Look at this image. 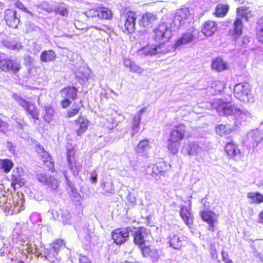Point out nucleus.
Masks as SVG:
<instances>
[{
  "instance_id": "40",
  "label": "nucleus",
  "mask_w": 263,
  "mask_h": 263,
  "mask_svg": "<svg viewBox=\"0 0 263 263\" xmlns=\"http://www.w3.org/2000/svg\"><path fill=\"white\" fill-rule=\"evenodd\" d=\"M99 17L102 19L109 20L112 17L111 11L106 8H100Z\"/></svg>"
},
{
  "instance_id": "55",
  "label": "nucleus",
  "mask_w": 263,
  "mask_h": 263,
  "mask_svg": "<svg viewBox=\"0 0 263 263\" xmlns=\"http://www.w3.org/2000/svg\"><path fill=\"white\" fill-rule=\"evenodd\" d=\"M79 107H76L75 108L70 109L67 112L68 117L69 118L74 117L79 113Z\"/></svg>"
},
{
  "instance_id": "12",
  "label": "nucleus",
  "mask_w": 263,
  "mask_h": 263,
  "mask_svg": "<svg viewBox=\"0 0 263 263\" xmlns=\"http://www.w3.org/2000/svg\"><path fill=\"white\" fill-rule=\"evenodd\" d=\"M185 126L183 124H180L174 126L170 133V140L172 142L181 141L184 137Z\"/></svg>"
},
{
  "instance_id": "33",
  "label": "nucleus",
  "mask_w": 263,
  "mask_h": 263,
  "mask_svg": "<svg viewBox=\"0 0 263 263\" xmlns=\"http://www.w3.org/2000/svg\"><path fill=\"white\" fill-rule=\"evenodd\" d=\"M170 246L175 249H179L182 246V241L177 235L170 236Z\"/></svg>"
},
{
  "instance_id": "63",
  "label": "nucleus",
  "mask_w": 263,
  "mask_h": 263,
  "mask_svg": "<svg viewBox=\"0 0 263 263\" xmlns=\"http://www.w3.org/2000/svg\"><path fill=\"white\" fill-rule=\"evenodd\" d=\"M253 253L254 256L257 257L260 261L263 262V255L260 252L254 250Z\"/></svg>"
},
{
  "instance_id": "51",
  "label": "nucleus",
  "mask_w": 263,
  "mask_h": 263,
  "mask_svg": "<svg viewBox=\"0 0 263 263\" xmlns=\"http://www.w3.org/2000/svg\"><path fill=\"white\" fill-rule=\"evenodd\" d=\"M100 13V8L97 9H92L86 12V14L88 17H99Z\"/></svg>"
},
{
  "instance_id": "13",
  "label": "nucleus",
  "mask_w": 263,
  "mask_h": 263,
  "mask_svg": "<svg viewBox=\"0 0 263 263\" xmlns=\"http://www.w3.org/2000/svg\"><path fill=\"white\" fill-rule=\"evenodd\" d=\"M5 20L7 24L12 28H16L20 23V18L14 10L7 9L5 12Z\"/></svg>"
},
{
  "instance_id": "26",
  "label": "nucleus",
  "mask_w": 263,
  "mask_h": 263,
  "mask_svg": "<svg viewBox=\"0 0 263 263\" xmlns=\"http://www.w3.org/2000/svg\"><path fill=\"white\" fill-rule=\"evenodd\" d=\"M12 250L13 248L11 246L6 245L4 242V239L0 237V256H6L13 260L14 258L10 256Z\"/></svg>"
},
{
  "instance_id": "2",
  "label": "nucleus",
  "mask_w": 263,
  "mask_h": 263,
  "mask_svg": "<svg viewBox=\"0 0 263 263\" xmlns=\"http://www.w3.org/2000/svg\"><path fill=\"white\" fill-rule=\"evenodd\" d=\"M24 201L22 194L9 196H3L0 197V206L7 214H16L24 210Z\"/></svg>"
},
{
  "instance_id": "23",
  "label": "nucleus",
  "mask_w": 263,
  "mask_h": 263,
  "mask_svg": "<svg viewBox=\"0 0 263 263\" xmlns=\"http://www.w3.org/2000/svg\"><path fill=\"white\" fill-rule=\"evenodd\" d=\"M78 90L74 87H67L63 88L60 92L63 98L74 100L77 95Z\"/></svg>"
},
{
  "instance_id": "38",
  "label": "nucleus",
  "mask_w": 263,
  "mask_h": 263,
  "mask_svg": "<svg viewBox=\"0 0 263 263\" xmlns=\"http://www.w3.org/2000/svg\"><path fill=\"white\" fill-rule=\"evenodd\" d=\"M256 27V35L258 40L263 43V17L257 22Z\"/></svg>"
},
{
  "instance_id": "10",
  "label": "nucleus",
  "mask_w": 263,
  "mask_h": 263,
  "mask_svg": "<svg viewBox=\"0 0 263 263\" xmlns=\"http://www.w3.org/2000/svg\"><path fill=\"white\" fill-rule=\"evenodd\" d=\"M130 232L132 231L129 227L117 229L112 232L111 237L117 245H122L128 239Z\"/></svg>"
},
{
  "instance_id": "6",
  "label": "nucleus",
  "mask_w": 263,
  "mask_h": 263,
  "mask_svg": "<svg viewBox=\"0 0 263 263\" xmlns=\"http://www.w3.org/2000/svg\"><path fill=\"white\" fill-rule=\"evenodd\" d=\"M65 245L62 239H57L52 243L50 244L48 248L44 249V254L45 257L50 262H54L59 260V252L64 249Z\"/></svg>"
},
{
  "instance_id": "5",
  "label": "nucleus",
  "mask_w": 263,
  "mask_h": 263,
  "mask_svg": "<svg viewBox=\"0 0 263 263\" xmlns=\"http://www.w3.org/2000/svg\"><path fill=\"white\" fill-rule=\"evenodd\" d=\"M249 117H250V114L247 110L236 106H231V122H233L231 130H236L239 128L242 123Z\"/></svg>"
},
{
  "instance_id": "53",
  "label": "nucleus",
  "mask_w": 263,
  "mask_h": 263,
  "mask_svg": "<svg viewBox=\"0 0 263 263\" xmlns=\"http://www.w3.org/2000/svg\"><path fill=\"white\" fill-rule=\"evenodd\" d=\"M9 126L8 124L0 119V132L6 133L9 130Z\"/></svg>"
},
{
  "instance_id": "50",
  "label": "nucleus",
  "mask_w": 263,
  "mask_h": 263,
  "mask_svg": "<svg viewBox=\"0 0 263 263\" xmlns=\"http://www.w3.org/2000/svg\"><path fill=\"white\" fill-rule=\"evenodd\" d=\"M152 173L156 175L164 176L165 172L161 170V167L159 165H154L152 168Z\"/></svg>"
},
{
  "instance_id": "45",
  "label": "nucleus",
  "mask_w": 263,
  "mask_h": 263,
  "mask_svg": "<svg viewBox=\"0 0 263 263\" xmlns=\"http://www.w3.org/2000/svg\"><path fill=\"white\" fill-rule=\"evenodd\" d=\"M45 119L46 121L49 122L54 114V110L52 107L48 106L45 107Z\"/></svg>"
},
{
  "instance_id": "36",
  "label": "nucleus",
  "mask_w": 263,
  "mask_h": 263,
  "mask_svg": "<svg viewBox=\"0 0 263 263\" xmlns=\"http://www.w3.org/2000/svg\"><path fill=\"white\" fill-rule=\"evenodd\" d=\"M13 162L8 159H0V170H3L5 173H8L12 168Z\"/></svg>"
},
{
  "instance_id": "52",
  "label": "nucleus",
  "mask_w": 263,
  "mask_h": 263,
  "mask_svg": "<svg viewBox=\"0 0 263 263\" xmlns=\"http://www.w3.org/2000/svg\"><path fill=\"white\" fill-rule=\"evenodd\" d=\"M130 71L133 72L137 73H142L144 71V69L139 65H137L135 62L132 65Z\"/></svg>"
},
{
  "instance_id": "20",
  "label": "nucleus",
  "mask_w": 263,
  "mask_h": 263,
  "mask_svg": "<svg viewBox=\"0 0 263 263\" xmlns=\"http://www.w3.org/2000/svg\"><path fill=\"white\" fill-rule=\"evenodd\" d=\"M217 25L213 21H208L202 26L201 32L206 36L212 35L217 30Z\"/></svg>"
},
{
  "instance_id": "21",
  "label": "nucleus",
  "mask_w": 263,
  "mask_h": 263,
  "mask_svg": "<svg viewBox=\"0 0 263 263\" xmlns=\"http://www.w3.org/2000/svg\"><path fill=\"white\" fill-rule=\"evenodd\" d=\"M136 15L134 13L130 12L127 13L124 24L125 29L128 32H132L135 29Z\"/></svg>"
},
{
  "instance_id": "64",
  "label": "nucleus",
  "mask_w": 263,
  "mask_h": 263,
  "mask_svg": "<svg viewBox=\"0 0 263 263\" xmlns=\"http://www.w3.org/2000/svg\"><path fill=\"white\" fill-rule=\"evenodd\" d=\"M92 236V234L89 233L85 235L84 237V240L86 243H89L91 241Z\"/></svg>"
},
{
  "instance_id": "15",
  "label": "nucleus",
  "mask_w": 263,
  "mask_h": 263,
  "mask_svg": "<svg viewBox=\"0 0 263 263\" xmlns=\"http://www.w3.org/2000/svg\"><path fill=\"white\" fill-rule=\"evenodd\" d=\"M200 215L203 220L209 224V230L214 231V223L216 221V215L211 211H202L200 212Z\"/></svg>"
},
{
  "instance_id": "62",
  "label": "nucleus",
  "mask_w": 263,
  "mask_h": 263,
  "mask_svg": "<svg viewBox=\"0 0 263 263\" xmlns=\"http://www.w3.org/2000/svg\"><path fill=\"white\" fill-rule=\"evenodd\" d=\"M70 104L71 101L68 98H64V100L61 102V104L63 108L67 107Z\"/></svg>"
},
{
  "instance_id": "34",
  "label": "nucleus",
  "mask_w": 263,
  "mask_h": 263,
  "mask_svg": "<svg viewBox=\"0 0 263 263\" xmlns=\"http://www.w3.org/2000/svg\"><path fill=\"white\" fill-rule=\"evenodd\" d=\"M231 159H233L234 160H240L243 157V155L240 152L239 149L237 146L235 144L233 143L231 141Z\"/></svg>"
},
{
  "instance_id": "8",
  "label": "nucleus",
  "mask_w": 263,
  "mask_h": 263,
  "mask_svg": "<svg viewBox=\"0 0 263 263\" xmlns=\"http://www.w3.org/2000/svg\"><path fill=\"white\" fill-rule=\"evenodd\" d=\"M12 98L20 106L24 108L28 115H30L35 120L39 119V112L34 104L29 103L17 94H13Z\"/></svg>"
},
{
  "instance_id": "46",
  "label": "nucleus",
  "mask_w": 263,
  "mask_h": 263,
  "mask_svg": "<svg viewBox=\"0 0 263 263\" xmlns=\"http://www.w3.org/2000/svg\"><path fill=\"white\" fill-rule=\"evenodd\" d=\"M10 60H7L0 56V70L5 72H8L9 62Z\"/></svg>"
},
{
  "instance_id": "7",
  "label": "nucleus",
  "mask_w": 263,
  "mask_h": 263,
  "mask_svg": "<svg viewBox=\"0 0 263 263\" xmlns=\"http://www.w3.org/2000/svg\"><path fill=\"white\" fill-rule=\"evenodd\" d=\"M199 31L195 28H192L188 31L183 33L180 38H179L176 43L174 44L175 48L181 47L184 45L191 43L198 38Z\"/></svg>"
},
{
  "instance_id": "54",
  "label": "nucleus",
  "mask_w": 263,
  "mask_h": 263,
  "mask_svg": "<svg viewBox=\"0 0 263 263\" xmlns=\"http://www.w3.org/2000/svg\"><path fill=\"white\" fill-rule=\"evenodd\" d=\"M36 178L39 182L46 184L49 177L44 174L40 173L36 175Z\"/></svg>"
},
{
  "instance_id": "25",
  "label": "nucleus",
  "mask_w": 263,
  "mask_h": 263,
  "mask_svg": "<svg viewBox=\"0 0 263 263\" xmlns=\"http://www.w3.org/2000/svg\"><path fill=\"white\" fill-rule=\"evenodd\" d=\"M180 215L187 226H190L192 224L193 215L186 207L181 206L180 211Z\"/></svg>"
},
{
  "instance_id": "42",
  "label": "nucleus",
  "mask_w": 263,
  "mask_h": 263,
  "mask_svg": "<svg viewBox=\"0 0 263 263\" xmlns=\"http://www.w3.org/2000/svg\"><path fill=\"white\" fill-rule=\"evenodd\" d=\"M180 142L177 141L176 142H172L169 139L167 145L168 150L173 154H176L180 147Z\"/></svg>"
},
{
  "instance_id": "9",
  "label": "nucleus",
  "mask_w": 263,
  "mask_h": 263,
  "mask_svg": "<svg viewBox=\"0 0 263 263\" xmlns=\"http://www.w3.org/2000/svg\"><path fill=\"white\" fill-rule=\"evenodd\" d=\"M149 234V230L143 227L135 229L134 231L133 232L134 242L139 247L140 250L146 246V239Z\"/></svg>"
},
{
  "instance_id": "44",
  "label": "nucleus",
  "mask_w": 263,
  "mask_h": 263,
  "mask_svg": "<svg viewBox=\"0 0 263 263\" xmlns=\"http://www.w3.org/2000/svg\"><path fill=\"white\" fill-rule=\"evenodd\" d=\"M86 69H82L79 70L76 73V76L78 79H79L83 81H87L89 78V74L86 72Z\"/></svg>"
},
{
  "instance_id": "28",
  "label": "nucleus",
  "mask_w": 263,
  "mask_h": 263,
  "mask_svg": "<svg viewBox=\"0 0 263 263\" xmlns=\"http://www.w3.org/2000/svg\"><path fill=\"white\" fill-rule=\"evenodd\" d=\"M151 148L149 142L147 139L140 141L135 147V151L138 154H144Z\"/></svg>"
},
{
  "instance_id": "48",
  "label": "nucleus",
  "mask_w": 263,
  "mask_h": 263,
  "mask_svg": "<svg viewBox=\"0 0 263 263\" xmlns=\"http://www.w3.org/2000/svg\"><path fill=\"white\" fill-rule=\"evenodd\" d=\"M36 151H37V152L39 153H42L41 154V155L42 157L43 161L44 162H46V161L48 162V161H49L50 160V158L49 154L47 153V152H46L44 150L43 147L39 146Z\"/></svg>"
},
{
  "instance_id": "60",
  "label": "nucleus",
  "mask_w": 263,
  "mask_h": 263,
  "mask_svg": "<svg viewBox=\"0 0 263 263\" xmlns=\"http://www.w3.org/2000/svg\"><path fill=\"white\" fill-rule=\"evenodd\" d=\"M79 259L80 263H91L90 261L89 260L88 258L82 255L81 254H79Z\"/></svg>"
},
{
  "instance_id": "18",
  "label": "nucleus",
  "mask_w": 263,
  "mask_h": 263,
  "mask_svg": "<svg viewBox=\"0 0 263 263\" xmlns=\"http://www.w3.org/2000/svg\"><path fill=\"white\" fill-rule=\"evenodd\" d=\"M214 108L220 115H229L230 108L229 104L224 103L222 100H217L213 103Z\"/></svg>"
},
{
  "instance_id": "22",
  "label": "nucleus",
  "mask_w": 263,
  "mask_h": 263,
  "mask_svg": "<svg viewBox=\"0 0 263 263\" xmlns=\"http://www.w3.org/2000/svg\"><path fill=\"white\" fill-rule=\"evenodd\" d=\"M211 68L213 70L220 72L228 68L226 63L221 58L218 57L213 60L211 63Z\"/></svg>"
},
{
  "instance_id": "35",
  "label": "nucleus",
  "mask_w": 263,
  "mask_h": 263,
  "mask_svg": "<svg viewBox=\"0 0 263 263\" xmlns=\"http://www.w3.org/2000/svg\"><path fill=\"white\" fill-rule=\"evenodd\" d=\"M8 67V72H11L13 73L16 74L21 69V63L20 61L10 60Z\"/></svg>"
},
{
  "instance_id": "3",
  "label": "nucleus",
  "mask_w": 263,
  "mask_h": 263,
  "mask_svg": "<svg viewBox=\"0 0 263 263\" xmlns=\"http://www.w3.org/2000/svg\"><path fill=\"white\" fill-rule=\"evenodd\" d=\"M251 17V11L249 8L242 6L237 8L236 17L233 24V32H231V35L234 39L240 36L242 33V19L244 18L247 22L249 18Z\"/></svg>"
},
{
  "instance_id": "30",
  "label": "nucleus",
  "mask_w": 263,
  "mask_h": 263,
  "mask_svg": "<svg viewBox=\"0 0 263 263\" xmlns=\"http://www.w3.org/2000/svg\"><path fill=\"white\" fill-rule=\"evenodd\" d=\"M56 58L55 53L51 50L43 51L40 55V60L44 62H48Z\"/></svg>"
},
{
  "instance_id": "27",
  "label": "nucleus",
  "mask_w": 263,
  "mask_h": 263,
  "mask_svg": "<svg viewBox=\"0 0 263 263\" xmlns=\"http://www.w3.org/2000/svg\"><path fill=\"white\" fill-rule=\"evenodd\" d=\"M72 155L73 152L71 151L68 150L67 154V161L68 163L69 168L73 175H77L80 170V167L79 165H78L76 163L72 161L71 157Z\"/></svg>"
},
{
  "instance_id": "1",
  "label": "nucleus",
  "mask_w": 263,
  "mask_h": 263,
  "mask_svg": "<svg viewBox=\"0 0 263 263\" xmlns=\"http://www.w3.org/2000/svg\"><path fill=\"white\" fill-rule=\"evenodd\" d=\"M190 16L189 10L187 8H182L176 13L169 28L164 23H161L154 31V39L156 41H161L159 45H148L137 51L140 57L153 56L159 54H165L169 52L173 47L166 45L165 42L172 36V31L178 29L185 23V20Z\"/></svg>"
},
{
  "instance_id": "37",
  "label": "nucleus",
  "mask_w": 263,
  "mask_h": 263,
  "mask_svg": "<svg viewBox=\"0 0 263 263\" xmlns=\"http://www.w3.org/2000/svg\"><path fill=\"white\" fill-rule=\"evenodd\" d=\"M228 10V5L219 4L216 8L215 14L218 17H223L227 13Z\"/></svg>"
},
{
  "instance_id": "57",
  "label": "nucleus",
  "mask_w": 263,
  "mask_h": 263,
  "mask_svg": "<svg viewBox=\"0 0 263 263\" xmlns=\"http://www.w3.org/2000/svg\"><path fill=\"white\" fill-rule=\"evenodd\" d=\"M38 8L42 10H44L50 13L53 11L52 8L49 7L46 3H43L38 6Z\"/></svg>"
},
{
  "instance_id": "14",
  "label": "nucleus",
  "mask_w": 263,
  "mask_h": 263,
  "mask_svg": "<svg viewBox=\"0 0 263 263\" xmlns=\"http://www.w3.org/2000/svg\"><path fill=\"white\" fill-rule=\"evenodd\" d=\"M143 256L145 257H149L153 262L157 261L160 258V255L158 250L151 248L149 246H145L140 250Z\"/></svg>"
},
{
  "instance_id": "19",
  "label": "nucleus",
  "mask_w": 263,
  "mask_h": 263,
  "mask_svg": "<svg viewBox=\"0 0 263 263\" xmlns=\"http://www.w3.org/2000/svg\"><path fill=\"white\" fill-rule=\"evenodd\" d=\"M146 108L144 107L141 109L135 115L132 120V130L131 132V135L134 136L137 134L139 130V125L141 122V116L145 112Z\"/></svg>"
},
{
  "instance_id": "43",
  "label": "nucleus",
  "mask_w": 263,
  "mask_h": 263,
  "mask_svg": "<svg viewBox=\"0 0 263 263\" xmlns=\"http://www.w3.org/2000/svg\"><path fill=\"white\" fill-rule=\"evenodd\" d=\"M21 176L18 174V172L13 171V174L12 175V182L11 184L14 188L16 187V185H18L20 186V184L21 181Z\"/></svg>"
},
{
  "instance_id": "39",
  "label": "nucleus",
  "mask_w": 263,
  "mask_h": 263,
  "mask_svg": "<svg viewBox=\"0 0 263 263\" xmlns=\"http://www.w3.org/2000/svg\"><path fill=\"white\" fill-rule=\"evenodd\" d=\"M60 220L64 224H69L71 223V217L67 210H60Z\"/></svg>"
},
{
  "instance_id": "59",
  "label": "nucleus",
  "mask_w": 263,
  "mask_h": 263,
  "mask_svg": "<svg viewBox=\"0 0 263 263\" xmlns=\"http://www.w3.org/2000/svg\"><path fill=\"white\" fill-rule=\"evenodd\" d=\"M36 26L32 23H28L26 25V30L27 32H30L33 30H34L36 28Z\"/></svg>"
},
{
  "instance_id": "11",
  "label": "nucleus",
  "mask_w": 263,
  "mask_h": 263,
  "mask_svg": "<svg viewBox=\"0 0 263 263\" xmlns=\"http://www.w3.org/2000/svg\"><path fill=\"white\" fill-rule=\"evenodd\" d=\"M184 149L191 157H195V159L199 162L204 157V153L200 146L196 143L189 142L184 146Z\"/></svg>"
},
{
  "instance_id": "49",
  "label": "nucleus",
  "mask_w": 263,
  "mask_h": 263,
  "mask_svg": "<svg viewBox=\"0 0 263 263\" xmlns=\"http://www.w3.org/2000/svg\"><path fill=\"white\" fill-rule=\"evenodd\" d=\"M54 12L63 16H67L68 15V11L67 7L63 5H61L54 10Z\"/></svg>"
},
{
  "instance_id": "29",
  "label": "nucleus",
  "mask_w": 263,
  "mask_h": 263,
  "mask_svg": "<svg viewBox=\"0 0 263 263\" xmlns=\"http://www.w3.org/2000/svg\"><path fill=\"white\" fill-rule=\"evenodd\" d=\"M247 197L251 203L259 204L263 202V195L259 193H248Z\"/></svg>"
},
{
  "instance_id": "61",
  "label": "nucleus",
  "mask_w": 263,
  "mask_h": 263,
  "mask_svg": "<svg viewBox=\"0 0 263 263\" xmlns=\"http://www.w3.org/2000/svg\"><path fill=\"white\" fill-rule=\"evenodd\" d=\"M6 146L11 154H15V147L11 142H7Z\"/></svg>"
},
{
  "instance_id": "24",
  "label": "nucleus",
  "mask_w": 263,
  "mask_h": 263,
  "mask_svg": "<svg viewBox=\"0 0 263 263\" xmlns=\"http://www.w3.org/2000/svg\"><path fill=\"white\" fill-rule=\"evenodd\" d=\"M76 123L77 126L76 129L77 134L78 136H81L87 129L89 121L86 119L79 117L76 120Z\"/></svg>"
},
{
  "instance_id": "56",
  "label": "nucleus",
  "mask_w": 263,
  "mask_h": 263,
  "mask_svg": "<svg viewBox=\"0 0 263 263\" xmlns=\"http://www.w3.org/2000/svg\"><path fill=\"white\" fill-rule=\"evenodd\" d=\"M15 6L20 9L22 10L23 11L32 15V13L28 11L21 2L17 1L15 3Z\"/></svg>"
},
{
  "instance_id": "47",
  "label": "nucleus",
  "mask_w": 263,
  "mask_h": 263,
  "mask_svg": "<svg viewBox=\"0 0 263 263\" xmlns=\"http://www.w3.org/2000/svg\"><path fill=\"white\" fill-rule=\"evenodd\" d=\"M49 187L53 190L57 189L59 187V181L54 177H49L47 183L46 184Z\"/></svg>"
},
{
  "instance_id": "17",
  "label": "nucleus",
  "mask_w": 263,
  "mask_h": 263,
  "mask_svg": "<svg viewBox=\"0 0 263 263\" xmlns=\"http://www.w3.org/2000/svg\"><path fill=\"white\" fill-rule=\"evenodd\" d=\"M247 138L253 148L256 147L258 143L262 140V134L258 130H253L249 133Z\"/></svg>"
},
{
  "instance_id": "41",
  "label": "nucleus",
  "mask_w": 263,
  "mask_h": 263,
  "mask_svg": "<svg viewBox=\"0 0 263 263\" xmlns=\"http://www.w3.org/2000/svg\"><path fill=\"white\" fill-rule=\"evenodd\" d=\"M230 131V128L228 126L226 127L224 125H218L216 128V132L217 134L219 135L220 136H225L229 134Z\"/></svg>"
},
{
  "instance_id": "32",
  "label": "nucleus",
  "mask_w": 263,
  "mask_h": 263,
  "mask_svg": "<svg viewBox=\"0 0 263 263\" xmlns=\"http://www.w3.org/2000/svg\"><path fill=\"white\" fill-rule=\"evenodd\" d=\"M3 45L10 49L19 50L22 48V44L19 42L11 41L8 40H4Z\"/></svg>"
},
{
  "instance_id": "58",
  "label": "nucleus",
  "mask_w": 263,
  "mask_h": 263,
  "mask_svg": "<svg viewBox=\"0 0 263 263\" xmlns=\"http://www.w3.org/2000/svg\"><path fill=\"white\" fill-rule=\"evenodd\" d=\"M35 246V244H34L33 242H27L26 245V248L25 250H26L29 253H30L32 252H33Z\"/></svg>"
},
{
  "instance_id": "31",
  "label": "nucleus",
  "mask_w": 263,
  "mask_h": 263,
  "mask_svg": "<svg viewBox=\"0 0 263 263\" xmlns=\"http://www.w3.org/2000/svg\"><path fill=\"white\" fill-rule=\"evenodd\" d=\"M101 186L106 194H113L115 191V186L112 181L110 179L106 178L103 180Z\"/></svg>"
},
{
  "instance_id": "16",
  "label": "nucleus",
  "mask_w": 263,
  "mask_h": 263,
  "mask_svg": "<svg viewBox=\"0 0 263 263\" xmlns=\"http://www.w3.org/2000/svg\"><path fill=\"white\" fill-rule=\"evenodd\" d=\"M158 17L153 13L147 12L143 14L140 20V25L144 27H149L157 20Z\"/></svg>"
},
{
  "instance_id": "4",
  "label": "nucleus",
  "mask_w": 263,
  "mask_h": 263,
  "mask_svg": "<svg viewBox=\"0 0 263 263\" xmlns=\"http://www.w3.org/2000/svg\"><path fill=\"white\" fill-rule=\"evenodd\" d=\"M233 93L236 98L245 103H253L254 101L251 88L247 83L236 84L234 86Z\"/></svg>"
}]
</instances>
